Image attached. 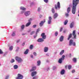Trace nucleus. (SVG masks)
<instances>
[{"label": "nucleus", "mask_w": 79, "mask_h": 79, "mask_svg": "<svg viewBox=\"0 0 79 79\" xmlns=\"http://www.w3.org/2000/svg\"><path fill=\"white\" fill-rule=\"evenodd\" d=\"M37 27V25H34L32 26L33 28H35Z\"/></svg>", "instance_id": "obj_39"}, {"label": "nucleus", "mask_w": 79, "mask_h": 79, "mask_svg": "<svg viewBox=\"0 0 79 79\" xmlns=\"http://www.w3.org/2000/svg\"><path fill=\"white\" fill-rule=\"evenodd\" d=\"M14 62H15V60L14 59H12L10 60V63H13Z\"/></svg>", "instance_id": "obj_30"}, {"label": "nucleus", "mask_w": 79, "mask_h": 79, "mask_svg": "<svg viewBox=\"0 0 79 79\" xmlns=\"http://www.w3.org/2000/svg\"><path fill=\"white\" fill-rule=\"evenodd\" d=\"M30 49H32V48H33V45H30Z\"/></svg>", "instance_id": "obj_43"}, {"label": "nucleus", "mask_w": 79, "mask_h": 79, "mask_svg": "<svg viewBox=\"0 0 79 79\" xmlns=\"http://www.w3.org/2000/svg\"><path fill=\"white\" fill-rule=\"evenodd\" d=\"M65 75H64V77H65Z\"/></svg>", "instance_id": "obj_63"}, {"label": "nucleus", "mask_w": 79, "mask_h": 79, "mask_svg": "<svg viewBox=\"0 0 79 79\" xmlns=\"http://www.w3.org/2000/svg\"><path fill=\"white\" fill-rule=\"evenodd\" d=\"M44 70H46L47 71H49V70H50V68H49V67H48L46 69H44Z\"/></svg>", "instance_id": "obj_42"}, {"label": "nucleus", "mask_w": 79, "mask_h": 79, "mask_svg": "<svg viewBox=\"0 0 79 79\" xmlns=\"http://www.w3.org/2000/svg\"><path fill=\"white\" fill-rule=\"evenodd\" d=\"M33 54L35 56H37V53H36V52H33Z\"/></svg>", "instance_id": "obj_38"}, {"label": "nucleus", "mask_w": 79, "mask_h": 79, "mask_svg": "<svg viewBox=\"0 0 79 79\" xmlns=\"http://www.w3.org/2000/svg\"><path fill=\"white\" fill-rule=\"evenodd\" d=\"M69 46H71V45L76 46V43L75 42H73V40H70L69 41Z\"/></svg>", "instance_id": "obj_5"}, {"label": "nucleus", "mask_w": 79, "mask_h": 79, "mask_svg": "<svg viewBox=\"0 0 79 79\" xmlns=\"http://www.w3.org/2000/svg\"><path fill=\"white\" fill-rule=\"evenodd\" d=\"M68 22V20H66L64 23V25H66Z\"/></svg>", "instance_id": "obj_27"}, {"label": "nucleus", "mask_w": 79, "mask_h": 79, "mask_svg": "<svg viewBox=\"0 0 79 79\" xmlns=\"http://www.w3.org/2000/svg\"><path fill=\"white\" fill-rule=\"evenodd\" d=\"M37 66H40V64L41 63L40 60H38V61H37Z\"/></svg>", "instance_id": "obj_22"}, {"label": "nucleus", "mask_w": 79, "mask_h": 79, "mask_svg": "<svg viewBox=\"0 0 79 79\" xmlns=\"http://www.w3.org/2000/svg\"><path fill=\"white\" fill-rule=\"evenodd\" d=\"M19 47H17V51H18V50H19Z\"/></svg>", "instance_id": "obj_60"}, {"label": "nucleus", "mask_w": 79, "mask_h": 79, "mask_svg": "<svg viewBox=\"0 0 79 79\" xmlns=\"http://www.w3.org/2000/svg\"><path fill=\"white\" fill-rule=\"evenodd\" d=\"M36 66H34L32 67V69H30V72L31 73L32 72V71H35L36 70Z\"/></svg>", "instance_id": "obj_11"}, {"label": "nucleus", "mask_w": 79, "mask_h": 79, "mask_svg": "<svg viewBox=\"0 0 79 79\" xmlns=\"http://www.w3.org/2000/svg\"><path fill=\"white\" fill-rule=\"evenodd\" d=\"M23 75L19 73L18 74V76L16 77V79H23Z\"/></svg>", "instance_id": "obj_9"}, {"label": "nucleus", "mask_w": 79, "mask_h": 79, "mask_svg": "<svg viewBox=\"0 0 79 79\" xmlns=\"http://www.w3.org/2000/svg\"><path fill=\"white\" fill-rule=\"evenodd\" d=\"M73 35V39H77V38H76L77 36L76 34V31L74 30L73 31L72 34L71 33H70L69 34L67 39L68 40H69V39H70L71 38H72V36Z\"/></svg>", "instance_id": "obj_2"}, {"label": "nucleus", "mask_w": 79, "mask_h": 79, "mask_svg": "<svg viewBox=\"0 0 79 79\" xmlns=\"http://www.w3.org/2000/svg\"><path fill=\"white\" fill-rule=\"evenodd\" d=\"M14 69H18V65H14L13 66Z\"/></svg>", "instance_id": "obj_18"}, {"label": "nucleus", "mask_w": 79, "mask_h": 79, "mask_svg": "<svg viewBox=\"0 0 79 79\" xmlns=\"http://www.w3.org/2000/svg\"><path fill=\"white\" fill-rule=\"evenodd\" d=\"M72 73H75V70H73L72 71Z\"/></svg>", "instance_id": "obj_51"}, {"label": "nucleus", "mask_w": 79, "mask_h": 79, "mask_svg": "<svg viewBox=\"0 0 79 79\" xmlns=\"http://www.w3.org/2000/svg\"><path fill=\"white\" fill-rule=\"evenodd\" d=\"M45 3H47L48 2V0H44Z\"/></svg>", "instance_id": "obj_44"}, {"label": "nucleus", "mask_w": 79, "mask_h": 79, "mask_svg": "<svg viewBox=\"0 0 79 79\" xmlns=\"http://www.w3.org/2000/svg\"><path fill=\"white\" fill-rule=\"evenodd\" d=\"M64 50H62L60 53V55H62L63 53H64Z\"/></svg>", "instance_id": "obj_21"}, {"label": "nucleus", "mask_w": 79, "mask_h": 79, "mask_svg": "<svg viewBox=\"0 0 79 79\" xmlns=\"http://www.w3.org/2000/svg\"><path fill=\"white\" fill-rule=\"evenodd\" d=\"M29 52V49H27L26 50V51L24 52V54L25 55H26V54H27Z\"/></svg>", "instance_id": "obj_23"}, {"label": "nucleus", "mask_w": 79, "mask_h": 79, "mask_svg": "<svg viewBox=\"0 0 79 79\" xmlns=\"http://www.w3.org/2000/svg\"><path fill=\"white\" fill-rule=\"evenodd\" d=\"M34 33V31H32L30 33L31 35H32Z\"/></svg>", "instance_id": "obj_49"}, {"label": "nucleus", "mask_w": 79, "mask_h": 79, "mask_svg": "<svg viewBox=\"0 0 79 79\" xmlns=\"http://www.w3.org/2000/svg\"><path fill=\"white\" fill-rule=\"evenodd\" d=\"M20 9L21 10H26V9L24 7L21 6L20 7Z\"/></svg>", "instance_id": "obj_19"}, {"label": "nucleus", "mask_w": 79, "mask_h": 79, "mask_svg": "<svg viewBox=\"0 0 79 79\" xmlns=\"http://www.w3.org/2000/svg\"><path fill=\"white\" fill-rule=\"evenodd\" d=\"M68 68L69 69H70L71 68V65H70L68 66Z\"/></svg>", "instance_id": "obj_41"}, {"label": "nucleus", "mask_w": 79, "mask_h": 79, "mask_svg": "<svg viewBox=\"0 0 79 79\" xmlns=\"http://www.w3.org/2000/svg\"><path fill=\"white\" fill-rule=\"evenodd\" d=\"M78 34L79 35V32H78Z\"/></svg>", "instance_id": "obj_64"}, {"label": "nucleus", "mask_w": 79, "mask_h": 79, "mask_svg": "<svg viewBox=\"0 0 79 79\" xmlns=\"http://www.w3.org/2000/svg\"><path fill=\"white\" fill-rule=\"evenodd\" d=\"M31 12L30 11H27L24 12V15L25 16H29L30 14H31Z\"/></svg>", "instance_id": "obj_8"}, {"label": "nucleus", "mask_w": 79, "mask_h": 79, "mask_svg": "<svg viewBox=\"0 0 79 79\" xmlns=\"http://www.w3.org/2000/svg\"><path fill=\"white\" fill-rule=\"evenodd\" d=\"M21 29H23H23H24V27H25V26L24 25H22V26H21Z\"/></svg>", "instance_id": "obj_26"}, {"label": "nucleus", "mask_w": 79, "mask_h": 79, "mask_svg": "<svg viewBox=\"0 0 79 79\" xmlns=\"http://www.w3.org/2000/svg\"><path fill=\"white\" fill-rule=\"evenodd\" d=\"M7 54L6 53H5L4 54V56H6V55Z\"/></svg>", "instance_id": "obj_58"}, {"label": "nucleus", "mask_w": 79, "mask_h": 79, "mask_svg": "<svg viewBox=\"0 0 79 79\" xmlns=\"http://www.w3.org/2000/svg\"><path fill=\"white\" fill-rule=\"evenodd\" d=\"M63 39H64V36H61L59 39L60 41V42H63L64 40Z\"/></svg>", "instance_id": "obj_17"}, {"label": "nucleus", "mask_w": 79, "mask_h": 79, "mask_svg": "<svg viewBox=\"0 0 79 79\" xmlns=\"http://www.w3.org/2000/svg\"><path fill=\"white\" fill-rule=\"evenodd\" d=\"M30 57H31V58H34V56H33V55H30Z\"/></svg>", "instance_id": "obj_48"}, {"label": "nucleus", "mask_w": 79, "mask_h": 79, "mask_svg": "<svg viewBox=\"0 0 79 79\" xmlns=\"http://www.w3.org/2000/svg\"><path fill=\"white\" fill-rule=\"evenodd\" d=\"M79 0H73L72 13L73 15L76 13V8L77 5L79 3Z\"/></svg>", "instance_id": "obj_1"}, {"label": "nucleus", "mask_w": 79, "mask_h": 79, "mask_svg": "<svg viewBox=\"0 0 79 79\" xmlns=\"http://www.w3.org/2000/svg\"><path fill=\"white\" fill-rule=\"evenodd\" d=\"M53 70H56V67L55 66H54L53 68Z\"/></svg>", "instance_id": "obj_36"}, {"label": "nucleus", "mask_w": 79, "mask_h": 79, "mask_svg": "<svg viewBox=\"0 0 79 79\" xmlns=\"http://www.w3.org/2000/svg\"><path fill=\"white\" fill-rule=\"evenodd\" d=\"M13 46H10L9 47V50L10 51H11V50H13Z\"/></svg>", "instance_id": "obj_29"}, {"label": "nucleus", "mask_w": 79, "mask_h": 79, "mask_svg": "<svg viewBox=\"0 0 79 79\" xmlns=\"http://www.w3.org/2000/svg\"><path fill=\"white\" fill-rule=\"evenodd\" d=\"M52 23V20H48V24H50Z\"/></svg>", "instance_id": "obj_32"}, {"label": "nucleus", "mask_w": 79, "mask_h": 79, "mask_svg": "<svg viewBox=\"0 0 79 79\" xmlns=\"http://www.w3.org/2000/svg\"><path fill=\"white\" fill-rule=\"evenodd\" d=\"M52 17L50 16L49 17L48 20L49 21H52Z\"/></svg>", "instance_id": "obj_34"}, {"label": "nucleus", "mask_w": 79, "mask_h": 79, "mask_svg": "<svg viewBox=\"0 0 79 79\" xmlns=\"http://www.w3.org/2000/svg\"><path fill=\"white\" fill-rule=\"evenodd\" d=\"M63 30V27H61L60 28V32H61L62 31V30Z\"/></svg>", "instance_id": "obj_52"}, {"label": "nucleus", "mask_w": 79, "mask_h": 79, "mask_svg": "<svg viewBox=\"0 0 79 79\" xmlns=\"http://www.w3.org/2000/svg\"><path fill=\"white\" fill-rule=\"evenodd\" d=\"M76 79H79V78H76Z\"/></svg>", "instance_id": "obj_62"}, {"label": "nucleus", "mask_w": 79, "mask_h": 79, "mask_svg": "<svg viewBox=\"0 0 79 79\" xmlns=\"http://www.w3.org/2000/svg\"><path fill=\"white\" fill-rule=\"evenodd\" d=\"M74 22H72L70 24V28H72L73 27H74Z\"/></svg>", "instance_id": "obj_13"}, {"label": "nucleus", "mask_w": 79, "mask_h": 79, "mask_svg": "<svg viewBox=\"0 0 79 79\" xmlns=\"http://www.w3.org/2000/svg\"><path fill=\"white\" fill-rule=\"evenodd\" d=\"M15 31H14L13 32V33L12 34V36H15Z\"/></svg>", "instance_id": "obj_33"}, {"label": "nucleus", "mask_w": 79, "mask_h": 79, "mask_svg": "<svg viewBox=\"0 0 79 79\" xmlns=\"http://www.w3.org/2000/svg\"><path fill=\"white\" fill-rule=\"evenodd\" d=\"M26 34L25 33H23L22 34V35H26Z\"/></svg>", "instance_id": "obj_56"}, {"label": "nucleus", "mask_w": 79, "mask_h": 79, "mask_svg": "<svg viewBox=\"0 0 79 79\" xmlns=\"http://www.w3.org/2000/svg\"><path fill=\"white\" fill-rule=\"evenodd\" d=\"M37 34H36L34 35V38L35 39V38L37 37Z\"/></svg>", "instance_id": "obj_46"}, {"label": "nucleus", "mask_w": 79, "mask_h": 79, "mask_svg": "<svg viewBox=\"0 0 79 79\" xmlns=\"http://www.w3.org/2000/svg\"><path fill=\"white\" fill-rule=\"evenodd\" d=\"M58 14L57 13H55L54 14V16L53 18L54 19H56L58 17Z\"/></svg>", "instance_id": "obj_16"}, {"label": "nucleus", "mask_w": 79, "mask_h": 79, "mask_svg": "<svg viewBox=\"0 0 79 79\" xmlns=\"http://www.w3.org/2000/svg\"><path fill=\"white\" fill-rule=\"evenodd\" d=\"M73 61L74 63H76L77 61V60H76V58H73Z\"/></svg>", "instance_id": "obj_28"}, {"label": "nucleus", "mask_w": 79, "mask_h": 79, "mask_svg": "<svg viewBox=\"0 0 79 79\" xmlns=\"http://www.w3.org/2000/svg\"><path fill=\"white\" fill-rule=\"evenodd\" d=\"M37 72L36 71H33L31 73V76L33 77L37 74Z\"/></svg>", "instance_id": "obj_12"}, {"label": "nucleus", "mask_w": 79, "mask_h": 79, "mask_svg": "<svg viewBox=\"0 0 79 79\" xmlns=\"http://www.w3.org/2000/svg\"><path fill=\"white\" fill-rule=\"evenodd\" d=\"M46 62L47 63H48V62H49V61L48 60H46Z\"/></svg>", "instance_id": "obj_61"}, {"label": "nucleus", "mask_w": 79, "mask_h": 79, "mask_svg": "<svg viewBox=\"0 0 79 79\" xmlns=\"http://www.w3.org/2000/svg\"><path fill=\"white\" fill-rule=\"evenodd\" d=\"M20 41V40H19L17 41V43H18L19 42V41Z\"/></svg>", "instance_id": "obj_55"}, {"label": "nucleus", "mask_w": 79, "mask_h": 79, "mask_svg": "<svg viewBox=\"0 0 79 79\" xmlns=\"http://www.w3.org/2000/svg\"><path fill=\"white\" fill-rule=\"evenodd\" d=\"M55 7L56 10H58V8L59 9L60 8V2H57V5H55Z\"/></svg>", "instance_id": "obj_7"}, {"label": "nucleus", "mask_w": 79, "mask_h": 79, "mask_svg": "<svg viewBox=\"0 0 79 79\" xmlns=\"http://www.w3.org/2000/svg\"><path fill=\"white\" fill-rule=\"evenodd\" d=\"M15 60L19 63H22L23 62V59L18 56H17L15 57Z\"/></svg>", "instance_id": "obj_4"}, {"label": "nucleus", "mask_w": 79, "mask_h": 79, "mask_svg": "<svg viewBox=\"0 0 79 79\" xmlns=\"http://www.w3.org/2000/svg\"><path fill=\"white\" fill-rule=\"evenodd\" d=\"M64 58H65V56L64 55H62V57L58 61V63L61 64L62 63V61H63L64 60Z\"/></svg>", "instance_id": "obj_6"}, {"label": "nucleus", "mask_w": 79, "mask_h": 79, "mask_svg": "<svg viewBox=\"0 0 79 79\" xmlns=\"http://www.w3.org/2000/svg\"><path fill=\"white\" fill-rule=\"evenodd\" d=\"M42 38H39L37 40L38 42H43L44 41V39H45L47 36L45 35L44 33H43L41 35Z\"/></svg>", "instance_id": "obj_3"}, {"label": "nucleus", "mask_w": 79, "mask_h": 79, "mask_svg": "<svg viewBox=\"0 0 79 79\" xmlns=\"http://www.w3.org/2000/svg\"><path fill=\"white\" fill-rule=\"evenodd\" d=\"M65 15L66 17H68V16H69V14L65 13Z\"/></svg>", "instance_id": "obj_40"}, {"label": "nucleus", "mask_w": 79, "mask_h": 79, "mask_svg": "<svg viewBox=\"0 0 79 79\" xmlns=\"http://www.w3.org/2000/svg\"><path fill=\"white\" fill-rule=\"evenodd\" d=\"M32 21V19L31 18H30L28 20V23H31V21Z\"/></svg>", "instance_id": "obj_31"}, {"label": "nucleus", "mask_w": 79, "mask_h": 79, "mask_svg": "<svg viewBox=\"0 0 79 79\" xmlns=\"http://www.w3.org/2000/svg\"><path fill=\"white\" fill-rule=\"evenodd\" d=\"M46 56H49V55L48 54V53L46 54Z\"/></svg>", "instance_id": "obj_54"}, {"label": "nucleus", "mask_w": 79, "mask_h": 79, "mask_svg": "<svg viewBox=\"0 0 79 79\" xmlns=\"http://www.w3.org/2000/svg\"><path fill=\"white\" fill-rule=\"evenodd\" d=\"M41 10V8H40V7H39L38 8V10H37V11H40V10Z\"/></svg>", "instance_id": "obj_35"}, {"label": "nucleus", "mask_w": 79, "mask_h": 79, "mask_svg": "<svg viewBox=\"0 0 79 79\" xmlns=\"http://www.w3.org/2000/svg\"><path fill=\"white\" fill-rule=\"evenodd\" d=\"M64 73H65V70H64V69H63L61 70L60 71V74H61V75H64Z\"/></svg>", "instance_id": "obj_15"}, {"label": "nucleus", "mask_w": 79, "mask_h": 79, "mask_svg": "<svg viewBox=\"0 0 79 79\" xmlns=\"http://www.w3.org/2000/svg\"><path fill=\"white\" fill-rule=\"evenodd\" d=\"M48 51V47H45L44 48V52H47Z\"/></svg>", "instance_id": "obj_14"}, {"label": "nucleus", "mask_w": 79, "mask_h": 79, "mask_svg": "<svg viewBox=\"0 0 79 79\" xmlns=\"http://www.w3.org/2000/svg\"><path fill=\"white\" fill-rule=\"evenodd\" d=\"M42 15H40V18H42Z\"/></svg>", "instance_id": "obj_59"}, {"label": "nucleus", "mask_w": 79, "mask_h": 79, "mask_svg": "<svg viewBox=\"0 0 79 79\" xmlns=\"http://www.w3.org/2000/svg\"><path fill=\"white\" fill-rule=\"evenodd\" d=\"M3 51L1 49H0V54H3Z\"/></svg>", "instance_id": "obj_45"}, {"label": "nucleus", "mask_w": 79, "mask_h": 79, "mask_svg": "<svg viewBox=\"0 0 79 79\" xmlns=\"http://www.w3.org/2000/svg\"><path fill=\"white\" fill-rule=\"evenodd\" d=\"M39 28H38L36 32V34H37V33L39 32Z\"/></svg>", "instance_id": "obj_47"}, {"label": "nucleus", "mask_w": 79, "mask_h": 79, "mask_svg": "<svg viewBox=\"0 0 79 79\" xmlns=\"http://www.w3.org/2000/svg\"><path fill=\"white\" fill-rule=\"evenodd\" d=\"M70 11H71V8L70 7H68L67 10V11L68 13H69V12H70Z\"/></svg>", "instance_id": "obj_20"}, {"label": "nucleus", "mask_w": 79, "mask_h": 79, "mask_svg": "<svg viewBox=\"0 0 79 79\" xmlns=\"http://www.w3.org/2000/svg\"><path fill=\"white\" fill-rule=\"evenodd\" d=\"M37 79V78L36 77H34L33 78V79Z\"/></svg>", "instance_id": "obj_53"}, {"label": "nucleus", "mask_w": 79, "mask_h": 79, "mask_svg": "<svg viewBox=\"0 0 79 79\" xmlns=\"http://www.w3.org/2000/svg\"><path fill=\"white\" fill-rule=\"evenodd\" d=\"M46 20L45 19H44L43 20L41 21L40 23V27H42L43 26V25H44V24L45 23Z\"/></svg>", "instance_id": "obj_10"}, {"label": "nucleus", "mask_w": 79, "mask_h": 79, "mask_svg": "<svg viewBox=\"0 0 79 79\" xmlns=\"http://www.w3.org/2000/svg\"><path fill=\"white\" fill-rule=\"evenodd\" d=\"M31 23L30 22H28V23H27V24L26 25V27H28V26H29L30 25H31Z\"/></svg>", "instance_id": "obj_24"}, {"label": "nucleus", "mask_w": 79, "mask_h": 79, "mask_svg": "<svg viewBox=\"0 0 79 79\" xmlns=\"http://www.w3.org/2000/svg\"><path fill=\"white\" fill-rule=\"evenodd\" d=\"M71 57V54H70L69 55V57Z\"/></svg>", "instance_id": "obj_57"}, {"label": "nucleus", "mask_w": 79, "mask_h": 79, "mask_svg": "<svg viewBox=\"0 0 79 79\" xmlns=\"http://www.w3.org/2000/svg\"><path fill=\"white\" fill-rule=\"evenodd\" d=\"M58 32L57 31L56 32V33H55V36H57V35H58Z\"/></svg>", "instance_id": "obj_37"}, {"label": "nucleus", "mask_w": 79, "mask_h": 79, "mask_svg": "<svg viewBox=\"0 0 79 79\" xmlns=\"http://www.w3.org/2000/svg\"><path fill=\"white\" fill-rule=\"evenodd\" d=\"M52 13H55V8L54 7H53L52 8Z\"/></svg>", "instance_id": "obj_25"}, {"label": "nucleus", "mask_w": 79, "mask_h": 79, "mask_svg": "<svg viewBox=\"0 0 79 79\" xmlns=\"http://www.w3.org/2000/svg\"><path fill=\"white\" fill-rule=\"evenodd\" d=\"M25 10H22L21 11V14H23V13H24V11Z\"/></svg>", "instance_id": "obj_50"}]
</instances>
